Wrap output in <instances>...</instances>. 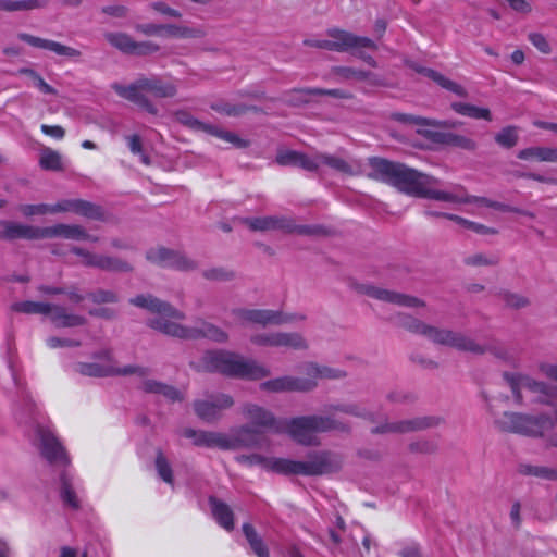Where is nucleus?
I'll list each match as a JSON object with an SVG mask.
<instances>
[{
  "label": "nucleus",
  "instance_id": "bb28decb",
  "mask_svg": "<svg viewBox=\"0 0 557 557\" xmlns=\"http://www.w3.org/2000/svg\"><path fill=\"white\" fill-rule=\"evenodd\" d=\"M320 170L329 168L344 175H358L361 173L360 164L356 161H348L339 156L320 152Z\"/></svg>",
  "mask_w": 557,
  "mask_h": 557
},
{
  "label": "nucleus",
  "instance_id": "6e6552de",
  "mask_svg": "<svg viewBox=\"0 0 557 557\" xmlns=\"http://www.w3.org/2000/svg\"><path fill=\"white\" fill-rule=\"evenodd\" d=\"M72 371L88 377H107L114 375H137L145 377L148 373L146 368L138 366L117 367L112 358L111 351L108 349L96 352L91 361L74 363Z\"/></svg>",
  "mask_w": 557,
  "mask_h": 557
},
{
  "label": "nucleus",
  "instance_id": "49530a36",
  "mask_svg": "<svg viewBox=\"0 0 557 557\" xmlns=\"http://www.w3.org/2000/svg\"><path fill=\"white\" fill-rule=\"evenodd\" d=\"M39 165L44 170L60 171L62 170V157L58 151L46 147L40 152Z\"/></svg>",
  "mask_w": 557,
  "mask_h": 557
},
{
  "label": "nucleus",
  "instance_id": "a18cd8bd",
  "mask_svg": "<svg viewBox=\"0 0 557 557\" xmlns=\"http://www.w3.org/2000/svg\"><path fill=\"white\" fill-rule=\"evenodd\" d=\"M395 117L400 122L411 123V124H416V125H428V126L442 127V128H453V127L457 126L456 122L428 120V119H424L421 116H416V115L396 114Z\"/></svg>",
  "mask_w": 557,
  "mask_h": 557
},
{
  "label": "nucleus",
  "instance_id": "dca6fc26",
  "mask_svg": "<svg viewBox=\"0 0 557 557\" xmlns=\"http://www.w3.org/2000/svg\"><path fill=\"white\" fill-rule=\"evenodd\" d=\"M233 405L234 399L231 395L220 393L207 399L196 400L194 410L200 419L212 422L221 417L223 410L230 409Z\"/></svg>",
  "mask_w": 557,
  "mask_h": 557
},
{
  "label": "nucleus",
  "instance_id": "09e8293b",
  "mask_svg": "<svg viewBox=\"0 0 557 557\" xmlns=\"http://www.w3.org/2000/svg\"><path fill=\"white\" fill-rule=\"evenodd\" d=\"M441 141L446 145L458 147L469 151H472L476 148V144L473 139L453 133L442 135Z\"/></svg>",
  "mask_w": 557,
  "mask_h": 557
},
{
  "label": "nucleus",
  "instance_id": "6ab92c4d",
  "mask_svg": "<svg viewBox=\"0 0 557 557\" xmlns=\"http://www.w3.org/2000/svg\"><path fill=\"white\" fill-rule=\"evenodd\" d=\"M17 38L34 48L48 50L57 55L65 57L74 61L79 60L82 57V52L78 49L63 45L59 41L45 39L26 33H20Z\"/></svg>",
  "mask_w": 557,
  "mask_h": 557
},
{
  "label": "nucleus",
  "instance_id": "338daca9",
  "mask_svg": "<svg viewBox=\"0 0 557 557\" xmlns=\"http://www.w3.org/2000/svg\"><path fill=\"white\" fill-rule=\"evenodd\" d=\"M299 154L300 152L295 150H280L275 160L280 165L297 166Z\"/></svg>",
  "mask_w": 557,
  "mask_h": 557
},
{
  "label": "nucleus",
  "instance_id": "c756f323",
  "mask_svg": "<svg viewBox=\"0 0 557 557\" xmlns=\"http://www.w3.org/2000/svg\"><path fill=\"white\" fill-rule=\"evenodd\" d=\"M49 319L55 327H75L86 323V318L67 312L65 308L52 305Z\"/></svg>",
  "mask_w": 557,
  "mask_h": 557
},
{
  "label": "nucleus",
  "instance_id": "473e14b6",
  "mask_svg": "<svg viewBox=\"0 0 557 557\" xmlns=\"http://www.w3.org/2000/svg\"><path fill=\"white\" fill-rule=\"evenodd\" d=\"M140 388L146 393H153L164 396L166 399L171 401L182 400L183 393L173 386H169L161 382L151 379H145L140 383Z\"/></svg>",
  "mask_w": 557,
  "mask_h": 557
},
{
  "label": "nucleus",
  "instance_id": "864d4df0",
  "mask_svg": "<svg viewBox=\"0 0 557 557\" xmlns=\"http://www.w3.org/2000/svg\"><path fill=\"white\" fill-rule=\"evenodd\" d=\"M497 262L498 259L496 256L482 252L468 256L465 259V263L470 267H492L497 264Z\"/></svg>",
  "mask_w": 557,
  "mask_h": 557
},
{
  "label": "nucleus",
  "instance_id": "8fccbe9b",
  "mask_svg": "<svg viewBox=\"0 0 557 557\" xmlns=\"http://www.w3.org/2000/svg\"><path fill=\"white\" fill-rule=\"evenodd\" d=\"M495 141L504 148H512L518 143V128L516 126H507L495 135Z\"/></svg>",
  "mask_w": 557,
  "mask_h": 557
},
{
  "label": "nucleus",
  "instance_id": "9d476101",
  "mask_svg": "<svg viewBox=\"0 0 557 557\" xmlns=\"http://www.w3.org/2000/svg\"><path fill=\"white\" fill-rule=\"evenodd\" d=\"M327 39H319L311 41L310 45L317 48L332 51H350L354 49L369 48L375 49L376 46L368 37L356 36L349 32L333 28L327 32Z\"/></svg>",
  "mask_w": 557,
  "mask_h": 557
},
{
  "label": "nucleus",
  "instance_id": "6e6d98bb",
  "mask_svg": "<svg viewBox=\"0 0 557 557\" xmlns=\"http://www.w3.org/2000/svg\"><path fill=\"white\" fill-rule=\"evenodd\" d=\"M319 160L320 152H315L314 154L311 156L300 152L297 166L309 172H319L321 171Z\"/></svg>",
  "mask_w": 557,
  "mask_h": 557
},
{
  "label": "nucleus",
  "instance_id": "0eeeda50",
  "mask_svg": "<svg viewBox=\"0 0 557 557\" xmlns=\"http://www.w3.org/2000/svg\"><path fill=\"white\" fill-rule=\"evenodd\" d=\"M113 90L122 98L137 104L150 114H157L156 106L146 97L147 94L156 98H171L176 95V86L169 81L157 76L139 77L131 85L114 83Z\"/></svg>",
  "mask_w": 557,
  "mask_h": 557
},
{
  "label": "nucleus",
  "instance_id": "c9c22d12",
  "mask_svg": "<svg viewBox=\"0 0 557 557\" xmlns=\"http://www.w3.org/2000/svg\"><path fill=\"white\" fill-rule=\"evenodd\" d=\"M88 267L98 268L107 271H129L131 267L127 262L114 259L103 255L92 253L88 261Z\"/></svg>",
  "mask_w": 557,
  "mask_h": 557
},
{
  "label": "nucleus",
  "instance_id": "69168bd1",
  "mask_svg": "<svg viewBox=\"0 0 557 557\" xmlns=\"http://www.w3.org/2000/svg\"><path fill=\"white\" fill-rule=\"evenodd\" d=\"M160 50L159 45L152 41H135L132 54L149 55Z\"/></svg>",
  "mask_w": 557,
  "mask_h": 557
},
{
  "label": "nucleus",
  "instance_id": "4468645a",
  "mask_svg": "<svg viewBox=\"0 0 557 557\" xmlns=\"http://www.w3.org/2000/svg\"><path fill=\"white\" fill-rule=\"evenodd\" d=\"M36 444L41 456L50 463H69L63 446L49 428L42 425L36 428Z\"/></svg>",
  "mask_w": 557,
  "mask_h": 557
},
{
  "label": "nucleus",
  "instance_id": "c85d7f7f",
  "mask_svg": "<svg viewBox=\"0 0 557 557\" xmlns=\"http://www.w3.org/2000/svg\"><path fill=\"white\" fill-rule=\"evenodd\" d=\"M183 436L193 440L196 446L219 447L227 446L225 434L218 432L196 431L194 429H185Z\"/></svg>",
  "mask_w": 557,
  "mask_h": 557
},
{
  "label": "nucleus",
  "instance_id": "f704fd0d",
  "mask_svg": "<svg viewBox=\"0 0 557 557\" xmlns=\"http://www.w3.org/2000/svg\"><path fill=\"white\" fill-rule=\"evenodd\" d=\"M288 348L294 350H306L307 339L297 332H276V348Z\"/></svg>",
  "mask_w": 557,
  "mask_h": 557
},
{
  "label": "nucleus",
  "instance_id": "9b49d317",
  "mask_svg": "<svg viewBox=\"0 0 557 557\" xmlns=\"http://www.w3.org/2000/svg\"><path fill=\"white\" fill-rule=\"evenodd\" d=\"M301 375L295 376L298 389L301 393L313 391L320 380H341L346 372L338 368H332L317 362H306L301 366Z\"/></svg>",
  "mask_w": 557,
  "mask_h": 557
},
{
  "label": "nucleus",
  "instance_id": "aec40b11",
  "mask_svg": "<svg viewBox=\"0 0 557 557\" xmlns=\"http://www.w3.org/2000/svg\"><path fill=\"white\" fill-rule=\"evenodd\" d=\"M242 222L249 230L255 232L283 231L292 233L296 231V225L290 219L280 215L244 218Z\"/></svg>",
  "mask_w": 557,
  "mask_h": 557
},
{
  "label": "nucleus",
  "instance_id": "ea45409f",
  "mask_svg": "<svg viewBox=\"0 0 557 557\" xmlns=\"http://www.w3.org/2000/svg\"><path fill=\"white\" fill-rule=\"evenodd\" d=\"M451 109L460 115L469 116L475 120H492L491 111L487 108H481L465 102H454L451 104Z\"/></svg>",
  "mask_w": 557,
  "mask_h": 557
},
{
  "label": "nucleus",
  "instance_id": "f8f14e48",
  "mask_svg": "<svg viewBox=\"0 0 557 557\" xmlns=\"http://www.w3.org/2000/svg\"><path fill=\"white\" fill-rule=\"evenodd\" d=\"M147 259L160 267L172 268L183 272L195 271L198 263L187 255L165 247H156L147 251Z\"/></svg>",
  "mask_w": 557,
  "mask_h": 557
},
{
  "label": "nucleus",
  "instance_id": "b1692460",
  "mask_svg": "<svg viewBox=\"0 0 557 557\" xmlns=\"http://www.w3.org/2000/svg\"><path fill=\"white\" fill-rule=\"evenodd\" d=\"M63 237L66 239H86L95 242L97 238L88 235L83 227L70 224H55L48 227H40V239Z\"/></svg>",
  "mask_w": 557,
  "mask_h": 557
},
{
  "label": "nucleus",
  "instance_id": "cd10ccee",
  "mask_svg": "<svg viewBox=\"0 0 557 557\" xmlns=\"http://www.w3.org/2000/svg\"><path fill=\"white\" fill-rule=\"evenodd\" d=\"M400 163L391 162L386 159L382 158H370L369 159V166L370 172L368 173V176L370 178L385 182L389 185L393 184V181L395 178V175L399 169Z\"/></svg>",
  "mask_w": 557,
  "mask_h": 557
},
{
  "label": "nucleus",
  "instance_id": "603ef678",
  "mask_svg": "<svg viewBox=\"0 0 557 557\" xmlns=\"http://www.w3.org/2000/svg\"><path fill=\"white\" fill-rule=\"evenodd\" d=\"M175 120L180 124H182V125H184V126H186V127H188V128H190L193 131H196V132H205L206 133L207 127L209 125V124H206V123L197 120L196 117H194L193 115H190L186 111H178V112H176L175 113Z\"/></svg>",
  "mask_w": 557,
  "mask_h": 557
},
{
  "label": "nucleus",
  "instance_id": "7ed1b4c3",
  "mask_svg": "<svg viewBox=\"0 0 557 557\" xmlns=\"http://www.w3.org/2000/svg\"><path fill=\"white\" fill-rule=\"evenodd\" d=\"M129 302L153 314V317L148 320V325L151 329L177 338H189L195 335V332L190 331V327L181 324L185 315L171 304L152 295H138L131 298Z\"/></svg>",
  "mask_w": 557,
  "mask_h": 557
},
{
  "label": "nucleus",
  "instance_id": "1a4fd4ad",
  "mask_svg": "<svg viewBox=\"0 0 557 557\" xmlns=\"http://www.w3.org/2000/svg\"><path fill=\"white\" fill-rule=\"evenodd\" d=\"M498 428L506 432L519 433L523 435L537 436L553 426L552 420L544 416H528L515 412H505L495 420Z\"/></svg>",
  "mask_w": 557,
  "mask_h": 557
},
{
  "label": "nucleus",
  "instance_id": "4c0bfd02",
  "mask_svg": "<svg viewBox=\"0 0 557 557\" xmlns=\"http://www.w3.org/2000/svg\"><path fill=\"white\" fill-rule=\"evenodd\" d=\"M260 387L263 391L272 393L299 392L296 377L289 375L265 381Z\"/></svg>",
  "mask_w": 557,
  "mask_h": 557
},
{
  "label": "nucleus",
  "instance_id": "c03bdc74",
  "mask_svg": "<svg viewBox=\"0 0 557 557\" xmlns=\"http://www.w3.org/2000/svg\"><path fill=\"white\" fill-rule=\"evenodd\" d=\"M243 532L251 549L258 557H270L268 548L265 547L262 539L258 535L252 525L245 523L243 525Z\"/></svg>",
  "mask_w": 557,
  "mask_h": 557
},
{
  "label": "nucleus",
  "instance_id": "680f3d73",
  "mask_svg": "<svg viewBox=\"0 0 557 557\" xmlns=\"http://www.w3.org/2000/svg\"><path fill=\"white\" fill-rule=\"evenodd\" d=\"M156 467H157L158 473L161 476V479L164 482H166L169 484H172L173 483V475H172L171 466L169 465L166 458L161 453H159L157 455Z\"/></svg>",
  "mask_w": 557,
  "mask_h": 557
},
{
  "label": "nucleus",
  "instance_id": "f03ea898",
  "mask_svg": "<svg viewBox=\"0 0 557 557\" xmlns=\"http://www.w3.org/2000/svg\"><path fill=\"white\" fill-rule=\"evenodd\" d=\"M337 412L351 414L356 417H367L372 420V414L358 405L349 404L330 407L329 416H302L293 419H283V430L281 433H287L294 441L301 445L313 446L319 445L317 434L320 432H329L332 430H345V424L335 419Z\"/></svg>",
  "mask_w": 557,
  "mask_h": 557
},
{
  "label": "nucleus",
  "instance_id": "a19ab883",
  "mask_svg": "<svg viewBox=\"0 0 557 557\" xmlns=\"http://www.w3.org/2000/svg\"><path fill=\"white\" fill-rule=\"evenodd\" d=\"M48 4V0H1L0 10L14 12V11H30L42 9Z\"/></svg>",
  "mask_w": 557,
  "mask_h": 557
},
{
  "label": "nucleus",
  "instance_id": "37998d69",
  "mask_svg": "<svg viewBox=\"0 0 557 557\" xmlns=\"http://www.w3.org/2000/svg\"><path fill=\"white\" fill-rule=\"evenodd\" d=\"M106 40L123 53L132 54L135 40L126 33L111 32L104 34Z\"/></svg>",
  "mask_w": 557,
  "mask_h": 557
},
{
  "label": "nucleus",
  "instance_id": "774afa93",
  "mask_svg": "<svg viewBox=\"0 0 557 557\" xmlns=\"http://www.w3.org/2000/svg\"><path fill=\"white\" fill-rule=\"evenodd\" d=\"M530 42L542 53L548 54L552 52V47L544 35L540 33H530L528 36Z\"/></svg>",
  "mask_w": 557,
  "mask_h": 557
},
{
  "label": "nucleus",
  "instance_id": "a878e982",
  "mask_svg": "<svg viewBox=\"0 0 557 557\" xmlns=\"http://www.w3.org/2000/svg\"><path fill=\"white\" fill-rule=\"evenodd\" d=\"M17 238L40 239V227L15 222L1 221L0 239L12 240Z\"/></svg>",
  "mask_w": 557,
  "mask_h": 557
},
{
  "label": "nucleus",
  "instance_id": "ddd939ff",
  "mask_svg": "<svg viewBox=\"0 0 557 557\" xmlns=\"http://www.w3.org/2000/svg\"><path fill=\"white\" fill-rule=\"evenodd\" d=\"M504 379L509 384L517 400L521 399V391L528 389L537 396V399L544 404H552L553 386L544 382L536 381L529 375L519 373H505Z\"/></svg>",
  "mask_w": 557,
  "mask_h": 557
},
{
  "label": "nucleus",
  "instance_id": "423d86ee",
  "mask_svg": "<svg viewBox=\"0 0 557 557\" xmlns=\"http://www.w3.org/2000/svg\"><path fill=\"white\" fill-rule=\"evenodd\" d=\"M441 181L432 175L419 172L400 163L392 186L399 191L436 201H456L459 198L448 194L446 189H440Z\"/></svg>",
  "mask_w": 557,
  "mask_h": 557
},
{
  "label": "nucleus",
  "instance_id": "5701e85b",
  "mask_svg": "<svg viewBox=\"0 0 557 557\" xmlns=\"http://www.w3.org/2000/svg\"><path fill=\"white\" fill-rule=\"evenodd\" d=\"M305 320L306 315L302 313H285L280 310L255 309L253 313V324L263 326L296 324Z\"/></svg>",
  "mask_w": 557,
  "mask_h": 557
},
{
  "label": "nucleus",
  "instance_id": "2eb2a0df",
  "mask_svg": "<svg viewBox=\"0 0 557 557\" xmlns=\"http://www.w3.org/2000/svg\"><path fill=\"white\" fill-rule=\"evenodd\" d=\"M358 290L367 295L371 298H374L380 301H384L387 304L397 305L400 307H407V308H417V307H424L423 300L403 293H397L394 290L385 289L379 286L370 285V284H362L358 287Z\"/></svg>",
  "mask_w": 557,
  "mask_h": 557
},
{
  "label": "nucleus",
  "instance_id": "4be33fe9",
  "mask_svg": "<svg viewBox=\"0 0 557 557\" xmlns=\"http://www.w3.org/2000/svg\"><path fill=\"white\" fill-rule=\"evenodd\" d=\"M61 212L75 213L85 218L99 220L101 208L83 199H62L53 203V214Z\"/></svg>",
  "mask_w": 557,
  "mask_h": 557
},
{
  "label": "nucleus",
  "instance_id": "4d7b16f0",
  "mask_svg": "<svg viewBox=\"0 0 557 557\" xmlns=\"http://www.w3.org/2000/svg\"><path fill=\"white\" fill-rule=\"evenodd\" d=\"M18 210L25 216L53 214V205H22Z\"/></svg>",
  "mask_w": 557,
  "mask_h": 557
},
{
  "label": "nucleus",
  "instance_id": "e433bc0d",
  "mask_svg": "<svg viewBox=\"0 0 557 557\" xmlns=\"http://www.w3.org/2000/svg\"><path fill=\"white\" fill-rule=\"evenodd\" d=\"M190 331L195 332V335L189 338L206 337L216 343H225L228 339L225 331L207 322H201L199 325L190 327Z\"/></svg>",
  "mask_w": 557,
  "mask_h": 557
},
{
  "label": "nucleus",
  "instance_id": "052dcab7",
  "mask_svg": "<svg viewBox=\"0 0 557 557\" xmlns=\"http://www.w3.org/2000/svg\"><path fill=\"white\" fill-rule=\"evenodd\" d=\"M218 112L228 115V116H238L245 114L249 110L257 111L256 107H246V106H237L231 103H224L221 106L213 107Z\"/></svg>",
  "mask_w": 557,
  "mask_h": 557
},
{
  "label": "nucleus",
  "instance_id": "a211bd4d",
  "mask_svg": "<svg viewBox=\"0 0 557 557\" xmlns=\"http://www.w3.org/2000/svg\"><path fill=\"white\" fill-rule=\"evenodd\" d=\"M243 417L250 422L253 426L281 433L284 429L282 420H278L274 414L256 404H246L240 409Z\"/></svg>",
  "mask_w": 557,
  "mask_h": 557
},
{
  "label": "nucleus",
  "instance_id": "393cba45",
  "mask_svg": "<svg viewBox=\"0 0 557 557\" xmlns=\"http://www.w3.org/2000/svg\"><path fill=\"white\" fill-rule=\"evenodd\" d=\"M448 194H453L459 198L456 201H446L447 203H479L484 207L493 208L506 212H519L517 208L504 205L498 201L490 200L485 197H476L469 195L461 185H454L450 189H447Z\"/></svg>",
  "mask_w": 557,
  "mask_h": 557
},
{
  "label": "nucleus",
  "instance_id": "e2e57ef3",
  "mask_svg": "<svg viewBox=\"0 0 557 557\" xmlns=\"http://www.w3.org/2000/svg\"><path fill=\"white\" fill-rule=\"evenodd\" d=\"M203 277L211 281L226 282L234 277V273L223 268H211L202 273Z\"/></svg>",
  "mask_w": 557,
  "mask_h": 557
},
{
  "label": "nucleus",
  "instance_id": "79ce46f5",
  "mask_svg": "<svg viewBox=\"0 0 557 557\" xmlns=\"http://www.w3.org/2000/svg\"><path fill=\"white\" fill-rule=\"evenodd\" d=\"M51 307L52 305L48 302L25 300L12 304L11 310L26 314L38 313L49 315Z\"/></svg>",
  "mask_w": 557,
  "mask_h": 557
},
{
  "label": "nucleus",
  "instance_id": "72a5a7b5",
  "mask_svg": "<svg viewBox=\"0 0 557 557\" xmlns=\"http://www.w3.org/2000/svg\"><path fill=\"white\" fill-rule=\"evenodd\" d=\"M209 503L216 522L225 530H232L234 528V519L230 506L214 497H210Z\"/></svg>",
  "mask_w": 557,
  "mask_h": 557
},
{
  "label": "nucleus",
  "instance_id": "412c9836",
  "mask_svg": "<svg viewBox=\"0 0 557 557\" xmlns=\"http://www.w3.org/2000/svg\"><path fill=\"white\" fill-rule=\"evenodd\" d=\"M438 423V419L431 417L423 418H414L408 420H401L396 422H386L382 425L375 426L372 429V433L374 434H384V433H409L414 431L424 430L431 426H434Z\"/></svg>",
  "mask_w": 557,
  "mask_h": 557
},
{
  "label": "nucleus",
  "instance_id": "de8ad7c7",
  "mask_svg": "<svg viewBox=\"0 0 557 557\" xmlns=\"http://www.w3.org/2000/svg\"><path fill=\"white\" fill-rule=\"evenodd\" d=\"M206 133L213 135L222 140L230 143L239 148L246 147L248 145V143L246 140L238 137L235 133L221 129L211 124L208 125Z\"/></svg>",
  "mask_w": 557,
  "mask_h": 557
},
{
  "label": "nucleus",
  "instance_id": "58836bf2",
  "mask_svg": "<svg viewBox=\"0 0 557 557\" xmlns=\"http://www.w3.org/2000/svg\"><path fill=\"white\" fill-rule=\"evenodd\" d=\"M425 76L434 81L437 85H440L442 88L447 89L458 96L465 97L467 95L466 89L459 85L458 83L447 78L443 74L431 70V69H422L420 71Z\"/></svg>",
  "mask_w": 557,
  "mask_h": 557
},
{
  "label": "nucleus",
  "instance_id": "2f4dec72",
  "mask_svg": "<svg viewBox=\"0 0 557 557\" xmlns=\"http://www.w3.org/2000/svg\"><path fill=\"white\" fill-rule=\"evenodd\" d=\"M517 157L521 160L557 163V148L533 146L520 150Z\"/></svg>",
  "mask_w": 557,
  "mask_h": 557
},
{
  "label": "nucleus",
  "instance_id": "20e7f679",
  "mask_svg": "<svg viewBox=\"0 0 557 557\" xmlns=\"http://www.w3.org/2000/svg\"><path fill=\"white\" fill-rule=\"evenodd\" d=\"M201 361L205 370L230 377L260 380L270 374V370L263 364L228 350L208 351Z\"/></svg>",
  "mask_w": 557,
  "mask_h": 557
},
{
  "label": "nucleus",
  "instance_id": "7c9ffc66",
  "mask_svg": "<svg viewBox=\"0 0 557 557\" xmlns=\"http://www.w3.org/2000/svg\"><path fill=\"white\" fill-rule=\"evenodd\" d=\"M163 35L176 39H200L206 36L202 27H194L184 24H164Z\"/></svg>",
  "mask_w": 557,
  "mask_h": 557
},
{
  "label": "nucleus",
  "instance_id": "0e129e2a",
  "mask_svg": "<svg viewBox=\"0 0 557 557\" xmlns=\"http://www.w3.org/2000/svg\"><path fill=\"white\" fill-rule=\"evenodd\" d=\"M250 342L257 346L276 347V332L255 334L250 337Z\"/></svg>",
  "mask_w": 557,
  "mask_h": 557
},
{
  "label": "nucleus",
  "instance_id": "13d9d810",
  "mask_svg": "<svg viewBox=\"0 0 557 557\" xmlns=\"http://www.w3.org/2000/svg\"><path fill=\"white\" fill-rule=\"evenodd\" d=\"M126 141L128 145V148L133 154H136L139 157L140 161L148 165L150 164V158L145 153L143 149L141 139L138 135H129L126 137Z\"/></svg>",
  "mask_w": 557,
  "mask_h": 557
},
{
  "label": "nucleus",
  "instance_id": "bf43d9fd",
  "mask_svg": "<svg viewBox=\"0 0 557 557\" xmlns=\"http://www.w3.org/2000/svg\"><path fill=\"white\" fill-rule=\"evenodd\" d=\"M61 497L63 502L70 507L76 509L79 507V500L75 492L73 491L70 482L66 479H62Z\"/></svg>",
  "mask_w": 557,
  "mask_h": 557
},
{
  "label": "nucleus",
  "instance_id": "3c124183",
  "mask_svg": "<svg viewBox=\"0 0 557 557\" xmlns=\"http://www.w3.org/2000/svg\"><path fill=\"white\" fill-rule=\"evenodd\" d=\"M444 215L446 219L454 221L457 224H459L460 226H462L463 228L471 230L474 233H478V234H494L495 233L494 230H491L483 224H479V223L469 221L459 215H456V214H444Z\"/></svg>",
  "mask_w": 557,
  "mask_h": 557
},
{
  "label": "nucleus",
  "instance_id": "39448f33",
  "mask_svg": "<svg viewBox=\"0 0 557 557\" xmlns=\"http://www.w3.org/2000/svg\"><path fill=\"white\" fill-rule=\"evenodd\" d=\"M397 326L411 333L422 335L431 342L454 347L458 350L468 351L476 355L484 354L486 348L478 344L465 334L453 332L447 329H440L405 313H397L394 318Z\"/></svg>",
  "mask_w": 557,
  "mask_h": 557
},
{
  "label": "nucleus",
  "instance_id": "f3484780",
  "mask_svg": "<svg viewBox=\"0 0 557 557\" xmlns=\"http://www.w3.org/2000/svg\"><path fill=\"white\" fill-rule=\"evenodd\" d=\"M225 442L227 446H223V449H235L239 447L267 448L270 446V441L260 430H253L248 426H242L235 430L231 435L225 434Z\"/></svg>",
  "mask_w": 557,
  "mask_h": 557
},
{
  "label": "nucleus",
  "instance_id": "5fc2aeb1",
  "mask_svg": "<svg viewBox=\"0 0 557 557\" xmlns=\"http://www.w3.org/2000/svg\"><path fill=\"white\" fill-rule=\"evenodd\" d=\"M500 297L504 304L512 309H521L530 304L529 299L525 296L517 293L503 292L500 294Z\"/></svg>",
  "mask_w": 557,
  "mask_h": 557
},
{
  "label": "nucleus",
  "instance_id": "f257e3e1",
  "mask_svg": "<svg viewBox=\"0 0 557 557\" xmlns=\"http://www.w3.org/2000/svg\"><path fill=\"white\" fill-rule=\"evenodd\" d=\"M240 463L260 466L267 471L278 474L323 475L341 469L343 460L339 455L331 451H318L308 456L307 460L264 457L260 454L237 457Z\"/></svg>",
  "mask_w": 557,
  "mask_h": 557
}]
</instances>
